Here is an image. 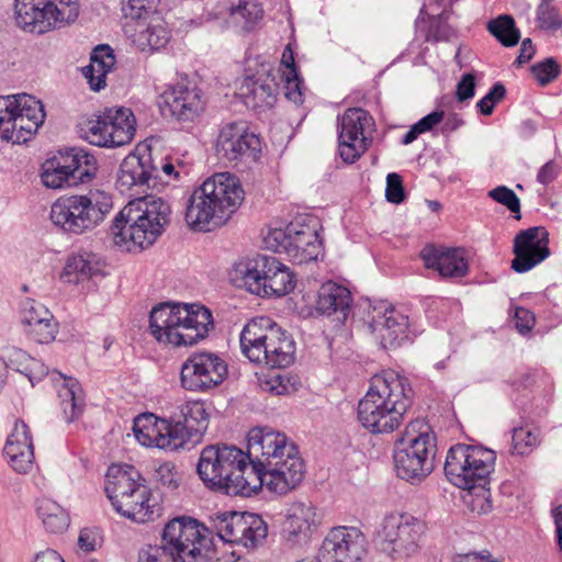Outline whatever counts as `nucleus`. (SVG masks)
I'll use <instances>...</instances> for the list:
<instances>
[{
	"mask_svg": "<svg viewBox=\"0 0 562 562\" xmlns=\"http://www.w3.org/2000/svg\"><path fill=\"white\" fill-rule=\"evenodd\" d=\"M164 179L155 165L151 153L130 154L120 165L116 188L131 195L144 193L128 202L114 217L110 227L114 244L126 250L145 249L151 246L170 222V206L161 198L148 193L159 192Z\"/></svg>",
	"mask_w": 562,
	"mask_h": 562,
	"instance_id": "f257e3e1",
	"label": "nucleus"
},
{
	"mask_svg": "<svg viewBox=\"0 0 562 562\" xmlns=\"http://www.w3.org/2000/svg\"><path fill=\"white\" fill-rule=\"evenodd\" d=\"M414 396L405 375L395 371L374 374L358 403V420L371 434H391L403 424Z\"/></svg>",
	"mask_w": 562,
	"mask_h": 562,
	"instance_id": "f03ea898",
	"label": "nucleus"
},
{
	"mask_svg": "<svg viewBox=\"0 0 562 562\" xmlns=\"http://www.w3.org/2000/svg\"><path fill=\"white\" fill-rule=\"evenodd\" d=\"M239 179L229 172H218L195 188L187 202L184 220L198 232H212L223 226L244 201Z\"/></svg>",
	"mask_w": 562,
	"mask_h": 562,
	"instance_id": "7ed1b4c3",
	"label": "nucleus"
},
{
	"mask_svg": "<svg viewBox=\"0 0 562 562\" xmlns=\"http://www.w3.org/2000/svg\"><path fill=\"white\" fill-rule=\"evenodd\" d=\"M213 328L212 312L202 304L164 302L149 314L150 334L166 347H192Z\"/></svg>",
	"mask_w": 562,
	"mask_h": 562,
	"instance_id": "20e7f679",
	"label": "nucleus"
},
{
	"mask_svg": "<svg viewBox=\"0 0 562 562\" xmlns=\"http://www.w3.org/2000/svg\"><path fill=\"white\" fill-rule=\"evenodd\" d=\"M252 469L245 451L228 445L204 447L196 464L198 474L206 486L244 497H249L243 484L249 481Z\"/></svg>",
	"mask_w": 562,
	"mask_h": 562,
	"instance_id": "39448f33",
	"label": "nucleus"
},
{
	"mask_svg": "<svg viewBox=\"0 0 562 562\" xmlns=\"http://www.w3.org/2000/svg\"><path fill=\"white\" fill-rule=\"evenodd\" d=\"M437 445L430 425L417 418L406 425L393 453L397 476L412 484L424 481L435 468Z\"/></svg>",
	"mask_w": 562,
	"mask_h": 562,
	"instance_id": "423d86ee",
	"label": "nucleus"
},
{
	"mask_svg": "<svg viewBox=\"0 0 562 562\" xmlns=\"http://www.w3.org/2000/svg\"><path fill=\"white\" fill-rule=\"evenodd\" d=\"M113 209L112 196L103 191L58 198L50 206L52 223L64 234L79 236L92 232Z\"/></svg>",
	"mask_w": 562,
	"mask_h": 562,
	"instance_id": "0eeeda50",
	"label": "nucleus"
},
{
	"mask_svg": "<svg viewBox=\"0 0 562 562\" xmlns=\"http://www.w3.org/2000/svg\"><path fill=\"white\" fill-rule=\"evenodd\" d=\"M427 529L426 521L413 514L391 513L378 531L379 550L393 562H407L420 552Z\"/></svg>",
	"mask_w": 562,
	"mask_h": 562,
	"instance_id": "6e6552de",
	"label": "nucleus"
},
{
	"mask_svg": "<svg viewBox=\"0 0 562 562\" xmlns=\"http://www.w3.org/2000/svg\"><path fill=\"white\" fill-rule=\"evenodd\" d=\"M495 460L496 454L491 449L458 443L448 450L445 474L457 487L472 491L476 486L488 484Z\"/></svg>",
	"mask_w": 562,
	"mask_h": 562,
	"instance_id": "1a4fd4ad",
	"label": "nucleus"
},
{
	"mask_svg": "<svg viewBox=\"0 0 562 562\" xmlns=\"http://www.w3.org/2000/svg\"><path fill=\"white\" fill-rule=\"evenodd\" d=\"M15 21L25 32L42 35L75 22L78 0H15Z\"/></svg>",
	"mask_w": 562,
	"mask_h": 562,
	"instance_id": "9d476101",
	"label": "nucleus"
},
{
	"mask_svg": "<svg viewBox=\"0 0 562 562\" xmlns=\"http://www.w3.org/2000/svg\"><path fill=\"white\" fill-rule=\"evenodd\" d=\"M97 170L98 161L89 150L69 147L44 161L41 179L46 188H70L91 181Z\"/></svg>",
	"mask_w": 562,
	"mask_h": 562,
	"instance_id": "9b49d317",
	"label": "nucleus"
},
{
	"mask_svg": "<svg viewBox=\"0 0 562 562\" xmlns=\"http://www.w3.org/2000/svg\"><path fill=\"white\" fill-rule=\"evenodd\" d=\"M268 243L276 252L284 254L294 265L316 261L323 250L314 220L295 218L284 229H273Z\"/></svg>",
	"mask_w": 562,
	"mask_h": 562,
	"instance_id": "f8f14e48",
	"label": "nucleus"
},
{
	"mask_svg": "<svg viewBox=\"0 0 562 562\" xmlns=\"http://www.w3.org/2000/svg\"><path fill=\"white\" fill-rule=\"evenodd\" d=\"M366 324L384 350L407 347L420 334L405 313L386 301L369 306Z\"/></svg>",
	"mask_w": 562,
	"mask_h": 562,
	"instance_id": "ddd939ff",
	"label": "nucleus"
},
{
	"mask_svg": "<svg viewBox=\"0 0 562 562\" xmlns=\"http://www.w3.org/2000/svg\"><path fill=\"white\" fill-rule=\"evenodd\" d=\"M135 116L124 106L105 108L81 125L82 137L98 147L115 148L127 145L135 135Z\"/></svg>",
	"mask_w": 562,
	"mask_h": 562,
	"instance_id": "4468645a",
	"label": "nucleus"
},
{
	"mask_svg": "<svg viewBox=\"0 0 562 562\" xmlns=\"http://www.w3.org/2000/svg\"><path fill=\"white\" fill-rule=\"evenodd\" d=\"M160 547L189 562H204L211 551L209 530L191 517L168 521L161 532Z\"/></svg>",
	"mask_w": 562,
	"mask_h": 562,
	"instance_id": "2eb2a0df",
	"label": "nucleus"
},
{
	"mask_svg": "<svg viewBox=\"0 0 562 562\" xmlns=\"http://www.w3.org/2000/svg\"><path fill=\"white\" fill-rule=\"evenodd\" d=\"M249 481L243 484L249 496L266 486L277 495H285L295 490L305 476V464L300 452L283 457L259 471H250Z\"/></svg>",
	"mask_w": 562,
	"mask_h": 562,
	"instance_id": "dca6fc26",
	"label": "nucleus"
},
{
	"mask_svg": "<svg viewBox=\"0 0 562 562\" xmlns=\"http://www.w3.org/2000/svg\"><path fill=\"white\" fill-rule=\"evenodd\" d=\"M215 150L218 157L228 161H258L261 155V139L252 132L248 122L239 120L221 126Z\"/></svg>",
	"mask_w": 562,
	"mask_h": 562,
	"instance_id": "f3484780",
	"label": "nucleus"
},
{
	"mask_svg": "<svg viewBox=\"0 0 562 562\" xmlns=\"http://www.w3.org/2000/svg\"><path fill=\"white\" fill-rule=\"evenodd\" d=\"M296 445L285 434L270 427H255L247 436V461L254 471L297 452Z\"/></svg>",
	"mask_w": 562,
	"mask_h": 562,
	"instance_id": "a211bd4d",
	"label": "nucleus"
},
{
	"mask_svg": "<svg viewBox=\"0 0 562 562\" xmlns=\"http://www.w3.org/2000/svg\"><path fill=\"white\" fill-rule=\"evenodd\" d=\"M227 374V363L217 353H193L181 366L180 384L190 392H206L222 384Z\"/></svg>",
	"mask_w": 562,
	"mask_h": 562,
	"instance_id": "6ab92c4d",
	"label": "nucleus"
},
{
	"mask_svg": "<svg viewBox=\"0 0 562 562\" xmlns=\"http://www.w3.org/2000/svg\"><path fill=\"white\" fill-rule=\"evenodd\" d=\"M364 533L356 527H333L323 539L318 562H361L367 554Z\"/></svg>",
	"mask_w": 562,
	"mask_h": 562,
	"instance_id": "aec40b11",
	"label": "nucleus"
},
{
	"mask_svg": "<svg viewBox=\"0 0 562 562\" xmlns=\"http://www.w3.org/2000/svg\"><path fill=\"white\" fill-rule=\"evenodd\" d=\"M160 110L162 115L178 122H194L204 111L206 101L198 85L182 79L161 95Z\"/></svg>",
	"mask_w": 562,
	"mask_h": 562,
	"instance_id": "412c9836",
	"label": "nucleus"
},
{
	"mask_svg": "<svg viewBox=\"0 0 562 562\" xmlns=\"http://www.w3.org/2000/svg\"><path fill=\"white\" fill-rule=\"evenodd\" d=\"M514 259L510 268L525 273L550 256L549 233L543 226H533L520 231L514 238Z\"/></svg>",
	"mask_w": 562,
	"mask_h": 562,
	"instance_id": "4be33fe9",
	"label": "nucleus"
},
{
	"mask_svg": "<svg viewBox=\"0 0 562 562\" xmlns=\"http://www.w3.org/2000/svg\"><path fill=\"white\" fill-rule=\"evenodd\" d=\"M133 431L136 440L144 447L158 448L169 452L183 448V440L177 426H171V422L159 419L153 414L136 417Z\"/></svg>",
	"mask_w": 562,
	"mask_h": 562,
	"instance_id": "5701e85b",
	"label": "nucleus"
},
{
	"mask_svg": "<svg viewBox=\"0 0 562 562\" xmlns=\"http://www.w3.org/2000/svg\"><path fill=\"white\" fill-rule=\"evenodd\" d=\"M319 524L321 516L311 502H292L285 512L281 537L290 546L305 543Z\"/></svg>",
	"mask_w": 562,
	"mask_h": 562,
	"instance_id": "b1692460",
	"label": "nucleus"
},
{
	"mask_svg": "<svg viewBox=\"0 0 562 562\" xmlns=\"http://www.w3.org/2000/svg\"><path fill=\"white\" fill-rule=\"evenodd\" d=\"M144 485L146 480L133 465L112 464L108 469L104 490L116 513L122 507H130V499Z\"/></svg>",
	"mask_w": 562,
	"mask_h": 562,
	"instance_id": "393cba45",
	"label": "nucleus"
},
{
	"mask_svg": "<svg viewBox=\"0 0 562 562\" xmlns=\"http://www.w3.org/2000/svg\"><path fill=\"white\" fill-rule=\"evenodd\" d=\"M250 362L258 366L256 375L262 390L276 395L289 391L288 383L279 372L294 362V353H244Z\"/></svg>",
	"mask_w": 562,
	"mask_h": 562,
	"instance_id": "a878e982",
	"label": "nucleus"
},
{
	"mask_svg": "<svg viewBox=\"0 0 562 562\" xmlns=\"http://www.w3.org/2000/svg\"><path fill=\"white\" fill-rule=\"evenodd\" d=\"M171 426H177L183 440V447L192 441L198 442L206 432L210 414L202 400H189L178 405Z\"/></svg>",
	"mask_w": 562,
	"mask_h": 562,
	"instance_id": "bb28decb",
	"label": "nucleus"
},
{
	"mask_svg": "<svg viewBox=\"0 0 562 562\" xmlns=\"http://www.w3.org/2000/svg\"><path fill=\"white\" fill-rule=\"evenodd\" d=\"M425 266L438 271L442 278H463L469 263L462 248L436 247L427 245L420 252Z\"/></svg>",
	"mask_w": 562,
	"mask_h": 562,
	"instance_id": "cd10ccee",
	"label": "nucleus"
},
{
	"mask_svg": "<svg viewBox=\"0 0 562 562\" xmlns=\"http://www.w3.org/2000/svg\"><path fill=\"white\" fill-rule=\"evenodd\" d=\"M281 265L282 262L273 256L258 254L239 263L236 271L240 273L241 281L250 293L266 296V285H269L270 277H274L273 272H277Z\"/></svg>",
	"mask_w": 562,
	"mask_h": 562,
	"instance_id": "c85d7f7f",
	"label": "nucleus"
},
{
	"mask_svg": "<svg viewBox=\"0 0 562 562\" xmlns=\"http://www.w3.org/2000/svg\"><path fill=\"white\" fill-rule=\"evenodd\" d=\"M278 85L268 76H248L239 89L238 97L247 109L262 112L271 109L277 102Z\"/></svg>",
	"mask_w": 562,
	"mask_h": 562,
	"instance_id": "c756f323",
	"label": "nucleus"
},
{
	"mask_svg": "<svg viewBox=\"0 0 562 562\" xmlns=\"http://www.w3.org/2000/svg\"><path fill=\"white\" fill-rule=\"evenodd\" d=\"M4 453L14 471L27 473L32 469L34 462L33 441L24 422H15L14 428L7 439Z\"/></svg>",
	"mask_w": 562,
	"mask_h": 562,
	"instance_id": "7c9ffc66",
	"label": "nucleus"
},
{
	"mask_svg": "<svg viewBox=\"0 0 562 562\" xmlns=\"http://www.w3.org/2000/svg\"><path fill=\"white\" fill-rule=\"evenodd\" d=\"M352 301V294L347 286L326 281L317 291L315 308L323 315H335L337 321L345 322L351 311Z\"/></svg>",
	"mask_w": 562,
	"mask_h": 562,
	"instance_id": "2f4dec72",
	"label": "nucleus"
},
{
	"mask_svg": "<svg viewBox=\"0 0 562 562\" xmlns=\"http://www.w3.org/2000/svg\"><path fill=\"white\" fill-rule=\"evenodd\" d=\"M128 506L122 507L117 513L138 524L154 521L160 515L159 503L147 484L136 490Z\"/></svg>",
	"mask_w": 562,
	"mask_h": 562,
	"instance_id": "473e14b6",
	"label": "nucleus"
},
{
	"mask_svg": "<svg viewBox=\"0 0 562 562\" xmlns=\"http://www.w3.org/2000/svg\"><path fill=\"white\" fill-rule=\"evenodd\" d=\"M149 19L146 26L137 22L139 30H135V42L143 52L165 48L171 40V31L159 16Z\"/></svg>",
	"mask_w": 562,
	"mask_h": 562,
	"instance_id": "72a5a7b5",
	"label": "nucleus"
},
{
	"mask_svg": "<svg viewBox=\"0 0 562 562\" xmlns=\"http://www.w3.org/2000/svg\"><path fill=\"white\" fill-rule=\"evenodd\" d=\"M115 58L109 45L97 46L91 54L90 64L83 68L90 88L100 91L105 87L106 74L112 69Z\"/></svg>",
	"mask_w": 562,
	"mask_h": 562,
	"instance_id": "f704fd0d",
	"label": "nucleus"
},
{
	"mask_svg": "<svg viewBox=\"0 0 562 562\" xmlns=\"http://www.w3.org/2000/svg\"><path fill=\"white\" fill-rule=\"evenodd\" d=\"M7 98H0V137L3 140L21 144L27 142L36 132H26L21 128L26 119L23 114L9 106Z\"/></svg>",
	"mask_w": 562,
	"mask_h": 562,
	"instance_id": "c9c22d12",
	"label": "nucleus"
},
{
	"mask_svg": "<svg viewBox=\"0 0 562 562\" xmlns=\"http://www.w3.org/2000/svg\"><path fill=\"white\" fill-rule=\"evenodd\" d=\"M9 106L16 110V113L23 114L26 119L25 125H21V128L29 132H37L38 127L45 120L44 105L41 100L33 95L23 93L18 95H8Z\"/></svg>",
	"mask_w": 562,
	"mask_h": 562,
	"instance_id": "e433bc0d",
	"label": "nucleus"
},
{
	"mask_svg": "<svg viewBox=\"0 0 562 562\" xmlns=\"http://www.w3.org/2000/svg\"><path fill=\"white\" fill-rule=\"evenodd\" d=\"M98 271L99 268L95 255L82 251L67 259L61 278L65 282L78 284L81 281L90 279Z\"/></svg>",
	"mask_w": 562,
	"mask_h": 562,
	"instance_id": "4c0bfd02",
	"label": "nucleus"
},
{
	"mask_svg": "<svg viewBox=\"0 0 562 562\" xmlns=\"http://www.w3.org/2000/svg\"><path fill=\"white\" fill-rule=\"evenodd\" d=\"M60 376L64 384L58 391L61 400V408L67 423L76 420L83 412V396L80 384L71 376Z\"/></svg>",
	"mask_w": 562,
	"mask_h": 562,
	"instance_id": "58836bf2",
	"label": "nucleus"
},
{
	"mask_svg": "<svg viewBox=\"0 0 562 562\" xmlns=\"http://www.w3.org/2000/svg\"><path fill=\"white\" fill-rule=\"evenodd\" d=\"M370 120L369 112L361 108L346 110L344 115L338 119V139L355 142L366 137L363 130Z\"/></svg>",
	"mask_w": 562,
	"mask_h": 562,
	"instance_id": "ea45409f",
	"label": "nucleus"
},
{
	"mask_svg": "<svg viewBox=\"0 0 562 562\" xmlns=\"http://www.w3.org/2000/svg\"><path fill=\"white\" fill-rule=\"evenodd\" d=\"M37 515L46 530L60 533L69 526V517L64 508L50 498H40L36 506Z\"/></svg>",
	"mask_w": 562,
	"mask_h": 562,
	"instance_id": "a19ab883",
	"label": "nucleus"
},
{
	"mask_svg": "<svg viewBox=\"0 0 562 562\" xmlns=\"http://www.w3.org/2000/svg\"><path fill=\"white\" fill-rule=\"evenodd\" d=\"M270 325V319L260 317L249 321L239 335L240 351L260 350L267 338L266 329Z\"/></svg>",
	"mask_w": 562,
	"mask_h": 562,
	"instance_id": "79ce46f5",
	"label": "nucleus"
},
{
	"mask_svg": "<svg viewBox=\"0 0 562 562\" xmlns=\"http://www.w3.org/2000/svg\"><path fill=\"white\" fill-rule=\"evenodd\" d=\"M487 31L506 47L516 46L520 40V32L516 27L512 15L503 14L487 23Z\"/></svg>",
	"mask_w": 562,
	"mask_h": 562,
	"instance_id": "37998d69",
	"label": "nucleus"
},
{
	"mask_svg": "<svg viewBox=\"0 0 562 562\" xmlns=\"http://www.w3.org/2000/svg\"><path fill=\"white\" fill-rule=\"evenodd\" d=\"M15 359L9 360L11 368L24 374L32 384L48 373V369L43 361L31 353H15Z\"/></svg>",
	"mask_w": 562,
	"mask_h": 562,
	"instance_id": "c03bdc74",
	"label": "nucleus"
},
{
	"mask_svg": "<svg viewBox=\"0 0 562 562\" xmlns=\"http://www.w3.org/2000/svg\"><path fill=\"white\" fill-rule=\"evenodd\" d=\"M540 445V431L536 428L516 427L513 429L512 450L513 454L528 456Z\"/></svg>",
	"mask_w": 562,
	"mask_h": 562,
	"instance_id": "a18cd8bd",
	"label": "nucleus"
},
{
	"mask_svg": "<svg viewBox=\"0 0 562 562\" xmlns=\"http://www.w3.org/2000/svg\"><path fill=\"white\" fill-rule=\"evenodd\" d=\"M267 524L256 514L246 513V524L241 546L247 549L257 548L266 539Z\"/></svg>",
	"mask_w": 562,
	"mask_h": 562,
	"instance_id": "49530a36",
	"label": "nucleus"
},
{
	"mask_svg": "<svg viewBox=\"0 0 562 562\" xmlns=\"http://www.w3.org/2000/svg\"><path fill=\"white\" fill-rule=\"evenodd\" d=\"M159 2L160 0H121L123 16L135 22L146 21L157 13Z\"/></svg>",
	"mask_w": 562,
	"mask_h": 562,
	"instance_id": "de8ad7c7",
	"label": "nucleus"
},
{
	"mask_svg": "<svg viewBox=\"0 0 562 562\" xmlns=\"http://www.w3.org/2000/svg\"><path fill=\"white\" fill-rule=\"evenodd\" d=\"M274 277H270L269 285L267 286L266 296H283L292 292L295 288L296 280L295 274L286 267L281 265L277 272H273Z\"/></svg>",
	"mask_w": 562,
	"mask_h": 562,
	"instance_id": "09e8293b",
	"label": "nucleus"
},
{
	"mask_svg": "<svg viewBox=\"0 0 562 562\" xmlns=\"http://www.w3.org/2000/svg\"><path fill=\"white\" fill-rule=\"evenodd\" d=\"M58 333V322L52 315L38 324H33L32 328L25 329V335L30 341L37 345H48L56 339Z\"/></svg>",
	"mask_w": 562,
	"mask_h": 562,
	"instance_id": "8fccbe9b",
	"label": "nucleus"
},
{
	"mask_svg": "<svg viewBox=\"0 0 562 562\" xmlns=\"http://www.w3.org/2000/svg\"><path fill=\"white\" fill-rule=\"evenodd\" d=\"M246 513L225 512L218 513L213 518L214 528L218 537L225 541L231 542L237 527L245 518Z\"/></svg>",
	"mask_w": 562,
	"mask_h": 562,
	"instance_id": "3c124183",
	"label": "nucleus"
},
{
	"mask_svg": "<svg viewBox=\"0 0 562 562\" xmlns=\"http://www.w3.org/2000/svg\"><path fill=\"white\" fill-rule=\"evenodd\" d=\"M554 0H541L537 7L536 20L543 31H558L562 27V18L558 8L552 5Z\"/></svg>",
	"mask_w": 562,
	"mask_h": 562,
	"instance_id": "603ef678",
	"label": "nucleus"
},
{
	"mask_svg": "<svg viewBox=\"0 0 562 562\" xmlns=\"http://www.w3.org/2000/svg\"><path fill=\"white\" fill-rule=\"evenodd\" d=\"M267 338L261 347L262 351H288L295 346L294 340L285 330H282L277 324L270 321L266 329Z\"/></svg>",
	"mask_w": 562,
	"mask_h": 562,
	"instance_id": "864d4df0",
	"label": "nucleus"
},
{
	"mask_svg": "<svg viewBox=\"0 0 562 562\" xmlns=\"http://www.w3.org/2000/svg\"><path fill=\"white\" fill-rule=\"evenodd\" d=\"M530 72L541 87H546L561 75V65L553 57H547L533 64Z\"/></svg>",
	"mask_w": 562,
	"mask_h": 562,
	"instance_id": "5fc2aeb1",
	"label": "nucleus"
},
{
	"mask_svg": "<svg viewBox=\"0 0 562 562\" xmlns=\"http://www.w3.org/2000/svg\"><path fill=\"white\" fill-rule=\"evenodd\" d=\"M53 313L42 303L34 300H26L21 311V323L26 328H32L33 324H38L47 317H52Z\"/></svg>",
	"mask_w": 562,
	"mask_h": 562,
	"instance_id": "6e6d98bb",
	"label": "nucleus"
},
{
	"mask_svg": "<svg viewBox=\"0 0 562 562\" xmlns=\"http://www.w3.org/2000/svg\"><path fill=\"white\" fill-rule=\"evenodd\" d=\"M487 195L493 201L506 206L512 213H514L515 220L521 218L520 200L514 190L506 186H497L490 190Z\"/></svg>",
	"mask_w": 562,
	"mask_h": 562,
	"instance_id": "4d7b16f0",
	"label": "nucleus"
},
{
	"mask_svg": "<svg viewBox=\"0 0 562 562\" xmlns=\"http://www.w3.org/2000/svg\"><path fill=\"white\" fill-rule=\"evenodd\" d=\"M468 492L467 504L471 512L479 515H486L492 512L491 492L486 488V485L476 486Z\"/></svg>",
	"mask_w": 562,
	"mask_h": 562,
	"instance_id": "13d9d810",
	"label": "nucleus"
},
{
	"mask_svg": "<svg viewBox=\"0 0 562 562\" xmlns=\"http://www.w3.org/2000/svg\"><path fill=\"white\" fill-rule=\"evenodd\" d=\"M453 36L451 26L442 20V15L432 16L425 34V42H448Z\"/></svg>",
	"mask_w": 562,
	"mask_h": 562,
	"instance_id": "bf43d9fd",
	"label": "nucleus"
},
{
	"mask_svg": "<svg viewBox=\"0 0 562 562\" xmlns=\"http://www.w3.org/2000/svg\"><path fill=\"white\" fill-rule=\"evenodd\" d=\"M138 562H189L188 560L177 557L175 553L160 547L159 544L147 546L139 550Z\"/></svg>",
	"mask_w": 562,
	"mask_h": 562,
	"instance_id": "052dcab7",
	"label": "nucleus"
},
{
	"mask_svg": "<svg viewBox=\"0 0 562 562\" xmlns=\"http://www.w3.org/2000/svg\"><path fill=\"white\" fill-rule=\"evenodd\" d=\"M339 155L347 164L356 162L368 148V138L361 137L360 140L349 142L347 139H338Z\"/></svg>",
	"mask_w": 562,
	"mask_h": 562,
	"instance_id": "680f3d73",
	"label": "nucleus"
},
{
	"mask_svg": "<svg viewBox=\"0 0 562 562\" xmlns=\"http://www.w3.org/2000/svg\"><path fill=\"white\" fill-rule=\"evenodd\" d=\"M155 480L162 487L176 490L179 486L180 475L175 463L164 462L155 470Z\"/></svg>",
	"mask_w": 562,
	"mask_h": 562,
	"instance_id": "e2e57ef3",
	"label": "nucleus"
},
{
	"mask_svg": "<svg viewBox=\"0 0 562 562\" xmlns=\"http://www.w3.org/2000/svg\"><path fill=\"white\" fill-rule=\"evenodd\" d=\"M229 11L232 15H239L247 24H255L263 16L261 7L246 0H238V3L233 4Z\"/></svg>",
	"mask_w": 562,
	"mask_h": 562,
	"instance_id": "0e129e2a",
	"label": "nucleus"
},
{
	"mask_svg": "<svg viewBox=\"0 0 562 562\" xmlns=\"http://www.w3.org/2000/svg\"><path fill=\"white\" fill-rule=\"evenodd\" d=\"M385 198L394 204H400L405 200L406 194L401 175L391 172L386 176Z\"/></svg>",
	"mask_w": 562,
	"mask_h": 562,
	"instance_id": "69168bd1",
	"label": "nucleus"
},
{
	"mask_svg": "<svg viewBox=\"0 0 562 562\" xmlns=\"http://www.w3.org/2000/svg\"><path fill=\"white\" fill-rule=\"evenodd\" d=\"M304 89V81L299 74L286 75L284 83V94L288 100L292 101L295 105L303 104Z\"/></svg>",
	"mask_w": 562,
	"mask_h": 562,
	"instance_id": "338daca9",
	"label": "nucleus"
},
{
	"mask_svg": "<svg viewBox=\"0 0 562 562\" xmlns=\"http://www.w3.org/2000/svg\"><path fill=\"white\" fill-rule=\"evenodd\" d=\"M475 76L472 72H465L457 83L456 98L459 102L471 100L475 95Z\"/></svg>",
	"mask_w": 562,
	"mask_h": 562,
	"instance_id": "774afa93",
	"label": "nucleus"
}]
</instances>
